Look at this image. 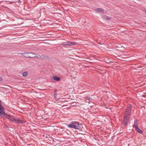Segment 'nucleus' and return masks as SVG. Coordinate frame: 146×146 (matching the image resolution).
I'll return each instance as SVG.
<instances>
[{"instance_id": "f257e3e1", "label": "nucleus", "mask_w": 146, "mask_h": 146, "mask_svg": "<svg viewBox=\"0 0 146 146\" xmlns=\"http://www.w3.org/2000/svg\"><path fill=\"white\" fill-rule=\"evenodd\" d=\"M131 106L130 105H129L128 106L126 111H125L123 121V123L124 125H127L129 121L128 119L131 113Z\"/></svg>"}, {"instance_id": "f03ea898", "label": "nucleus", "mask_w": 146, "mask_h": 146, "mask_svg": "<svg viewBox=\"0 0 146 146\" xmlns=\"http://www.w3.org/2000/svg\"><path fill=\"white\" fill-rule=\"evenodd\" d=\"M7 118L9 119L10 120L12 121H15L16 123H24V121L22 120L21 119L15 118L14 117L10 115H7L6 116Z\"/></svg>"}, {"instance_id": "7ed1b4c3", "label": "nucleus", "mask_w": 146, "mask_h": 146, "mask_svg": "<svg viewBox=\"0 0 146 146\" xmlns=\"http://www.w3.org/2000/svg\"><path fill=\"white\" fill-rule=\"evenodd\" d=\"M81 124L78 122L73 121L69 125L68 127H69L72 128L76 129H79L80 128Z\"/></svg>"}, {"instance_id": "20e7f679", "label": "nucleus", "mask_w": 146, "mask_h": 146, "mask_svg": "<svg viewBox=\"0 0 146 146\" xmlns=\"http://www.w3.org/2000/svg\"><path fill=\"white\" fill-rule=\"evenodd\" d=\"M21 54L25 57L28 58L33 57L35 55V54L33 53L28 52L23 53Z\"/></svg>"}, {"instance_id": "39448f33", "label": "nucleus", "mask_w": 146, "mask_h": 146, "mask_svg": "<svg viewBox=\"0 0 146 146\" xmlns=\"http://www.w3.org/2000/svg\"><path fill=\"white\" fill-rule=\"evenodd\" d=\"M3 107L1 105L0 106V115L2 117H4L7 114L5 113Z\"/></svg>"}, {"instance_id": "423d86ee", "label": "nucleus", "mask_w": 146, "mask_h": 146, "mask_svg": "<svg viewBox=\"0 0 146 146\" xmlns=\"http://www.w3.org/2000/svg\"><path fill=\"white\" fill-rule=\"evenodd\" d=\"M63 44L65 45H67L69 46H72L76 44L75 42H65L63 43Z\"/></svg>"}, {"instance_id": "0eeeda50", "label": "nucleus", "mask_w": 146, "mask_h": 146, "mask_svg": "<svg viewBox=\"0 0 146 146\" xmlns=\"http://www.w3.org/2000/svg\"><path fill=\"white\" fill-rule=\"evenodd\" d=\"M134 127L135 128L136 130H137V131L139 133L141 134L142 133V131L141 130V129H140L138 128V127L137 126L135 125L134 126Z\"/></svg>"}, {"instance_id": "6e6552de", "label": "nucleus", "mask_w": 146, "mask_h": 146, "mask_svg": "<svg viewBox=\"0 0 146 146\" xmlns=\"http://www.w3.org/2000/svg\"><path fill=\"white\" fill-rule=\"evenodd\" d=\"M35 54L34 55V56L33 57H36L37 58H43V56H40L38 54H35Z\"/></svg>"}, {"instance_id": "1a4fd4ad", "label": "nucleus", "mask_w": 146, "mask_h": 146, "mask_svg": "<svg viewBox=\"0 0 146 146\" xmlns=\"http://www.w3.org/2000/svg\"><path fill=\"white\" fill-rule=\"evenodd\" d=\"M96 10L99 12L103 13H104V11L101 8H96Z\"/></svg>"}, {"instance_id": "9d476101", "label": "nucleus", "mask_w": 146, "mask_h": 146, "mask_svg": "<svg viewBox=\"0 0 146 146\" xmlns=\"http://www.w3.org/2000/svg\"><path fill=\"white\" fill-rule=\"evenodd\" d=\"M53 79L55 80L58 81L60 80V78L59 77L54 76L53 77Z\"/></svg>"}, {"instance_id": "9b49d317", "label": "nucleus", "mask_w": 146, "mask_h": 146, "mask_svg": "<svg viewBox=\"0 0 146 146\" xmlns=\"http://www.w3.org/2000/svg\"><path fill=\"white\" fill-rule=\"evenodd\" d=\"M28 74V73L27 72H24L23 73L22 75L23 76L25 77L27 76Z\"/></svg>"}, {"instance_id": "f8f14e48", "label": "nucleus", "mask_w": 146, "mask_h": 146, "mask_svg": "<svg viewBox=\"0 0 146 146\" xmlns=\"http://www.w3.org/2000/svg\"><path fill=\"white\" fill-rule=\"evenodd\" d=\"M144 12L146 14V9H145L144 10Z\"/></svg>"}, {"instance_id": "ddd939ff", "label": "nucleus", "mask_w": 146, "mask_h": 146, "mask_svg": "<svg viewBox=\"0 0 146 146\" xmlns=\"http://www.w3.org/2000/svg\"><path fill=\"white\" fill-rule=\"evenodd\" d=\"M2 80V78L0 77V81H1Z\"/></svg>"}, {"instance_id": "4468645a", "label": "nucleus", "mask_w": 146, "mask_h": 146, "mask_svg": "<svg viewBox=\"0 0 146 146\" xmlns=\"http://www.w3.org/2000/svg\"><path fill=\"white\" fill-rule=\"evenodd\" d=\"M106 19H110V18H108L107 17L105 18Z\"/></svg>"}, {"instance_id": "2eb2a0df", "label": "nucleus", "mask_w": 146, "mask_h": 146, "mask_svg": "<svg viewBox=\"0 0 146 146\" xmlns=\"http://www.w3.org/2000/svg\"><path fill=\"white\" fill-rule=\"evenodd\" d=\"M145 24H146V23H145Z\"/></svg>"}]
</instances>
